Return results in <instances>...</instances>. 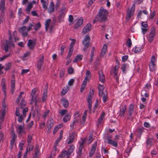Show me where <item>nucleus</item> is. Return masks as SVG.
I'll return each mask as SVG.
<instances>
[{
  "mask_svg": "<svg viewBox=\"0 0 158 158\" xmlns=\"http://www.w3.org/2000/svg\"><path fill=\"white\" fill-rule=\"evenodd\" d=\"M108 14L107 10L101 7L95 16V18L100 23H105L107 20Z\"/></svg>",
  "mask_w": 158,
  "mask_h": 158,
  "instance_id": "f257e3e1",
  "label": "nucleus"
},
{
  "mask_svg": "<svg viewBox=\"0 0 158 158\" xmlns=\"http://www.w3.org/2000/svg\"><path fill=\"white\" fill-rule=\"evenodd\" d=\"M119 63L118 62L116 63V65L114 68L112 69L110 71V74L113 76L114 78L115 79L117 83H119V76L117 75L118 72L117 71L119 68Z\"/></svg>",
  "mask_w": 158,
  "mask_h": 158,
  "instance_id": "f03ea898",
  "label": "nucleus"
},
{
  "mask_svg": "<svg viewBox=\"0 0 158 158\" xmlns=\"http://www.w3.org/2000/svg\"><path fill=\"white\" fill-rule=\"evenodd\" d=\"M94 90L93 89L90 90L89 92V94L87 98V101L88 102V108L89 109V112H90L92 108V100L94 96Z\"/></svg>",
  "mask_w": 158,
  "mask_h": 158,
  "instance_id": "7ed1b4c3",
  "label": "nucleus"
},
{
  "mask_svg": "<svg viewBox=\"0 0 158 158\" xmlns=\"http://www.w3.org/2000/svg\"><path fill=\"white\" fill-rule=\"evenodd\" d=\"M90 38L88 35H86L84 39L82 41V44L84 46L83 50L84 52H85L87 49L89 48V41Z\"/></svg>",
  "mask_w": 158,
  "mask_h": 158,
  "instance_id": "20e7f679",
  "label": "nucleus"
},
{
  "mask_svg": "<svg viewBox=\"0 0 158 158\" xmlns=\"http://www.w3.org/2000/svg\"><path fill=\"white\" fill-rule=\"evenodd\" d=\"M67 11V10L66 7L63 6L61 7L59 12L60 13L58 16V19L59 21H60L61 20L63 19Z\"/></svg>",
  "mask_w": 158,
  "mask_h": 158,
  "instance_id": "39448f33",
  "label": "nucleus"
},
{
  "mask_svg": "<svg viewBox=\"0 0 158 158\" xmlns=\"http://www.w3.org/2000/svg\"><path fill=\"white\" fill-rule=\"evenodd\" d=\"M155 28L154 27H152L151 29V31L149 34L148 40L149 42L151 43L153 41L155 36Z\"/></svg>",
  "mask_w": 158,
  "mask_h": 158,
  "instance_id": "423d86ee",
  "label": "nucleus"
},
{
  "mask_svg": "<svg viewBox=\"0 0 158 158\" xmlns=\"http://www.w3.org/2000/svg\"><path fill=\"white\" fill-rule=\"evenodd\" d=\"M156 58L154 55H152L150 63L149 64L150 70L151 71H153L155 70Z\"/></svg>",
  "mask_w": 158,
  "mask_h": 158,
  "instance_id": "0eeeda50",
  "label": "nucleus"
},
{
  "mask_svg": "<svg viewBox=\"0 0 158 158\" xmlns=\"http://www.w3.org/2000/svg\"><path fill=\"white\" fill-rule=\"evenodd\" d=\"M44 56L43 55L40 56L39 57L36 64L37 68L39 70L41 69L43 65L44 61Z\"/></svg>",
  "mask_w": 158,
  "mask_h": 158,
  "instance_id": "6e6552de",
  "label": "nucleus"
},
{
  "mask_svg": "<svg viewBox=\"0 0 158 158\" xmlns=\"http://www.w3.org/2000/svg\"><path fill=\"white\" fill-rule=\"evenodd\" d=\"M10 46H14L15 45L13 42H10V41L6 40V44L3 48L6 53L8 52V48L10 47Z\"/></svg>",
  "mask_w": 158,
  "mask_h": 158,
  "instance_id": "1a4fd4ad",
  "label": "nucleus"
},
{
  "mask_svg": "<svg viewBox=\"0 0 158 158\" xmlns=\"http://www.w3.org/2000/svg\"><path fill=\"white\" fill-rule=\"evenodd\" d=\"M97 142H95L94 143L92 144L91 149L89 152V156L90 157L92 156L94 154L95 151L96 150L97 146Z\"/></svg>",
  "mask_w": 158,
  "mask_h": 158,
  "instance_id": "9d476101",
  "label": "nucleus"
},
{
  "mask_svg": "<svg viewBox=\"0 0 158 158\" xmlns=\"http://www.w3.org/2000/svg\"><path fill=\"white\" fill-rule=\"evenodd\" d=\"M27 27L25 26H23L20 27L19 29V31L21 33L22 35L23 36H27L28 33L26 31Z\"/></svg>",
  "mask_w": 158,
  "mask_h": 158,
  "instance_id": "9b49d317",
  "label": "nucleus"
},
{
  "mask_svg": "<svg viewBox=\"0 0 158 158\" xmlns=\"http://www.w3.org/2000/svg\"><path fill=\"white\" fill-rule=\"evenodd\" d=\"M134 106L133 104H131L130 105L128 109L129 116L127 117L128 119H130V117L132 115L134 111Z\"/></svg>",
  "mask_w": 158,
  "mask_h": 158,
  "instance_id": "f8f14e48",
  "label": "nucleus"
},
{
  "mask_svg": "<svg viewBox=\"0 0 158 158\" xmlns=\"http://www.w3.org/2000/svg\"><path fill=\"white\" fill-rule=\"evenodd\" d=\"M92 26L90 23L87 24L83 28L82 33L84 34L90 31L91 29Z\"/></svg>",
  "mask_w": 158,
  "mask_h": 158,
  "instance_id": "ddd939ff",
  "label": "nucleus"
},
{
  "mask_svg": "<svg viewBox=\"0 0 158 158\" xmlns=\"http://www.w3.org/2000/svg\"><path fill=\"white\" fill-rule=\"evenodd\" d=\"M83 21V18L81 17L79 19L77 20L76 23L74 24V28L75 29H77L82 24Z\"/></svg>",
  "mask_w": 158,
  "mask_h": 158,
  "instance_id": "4468645a",
  "label": "nucleus"
},
{
  "mask_svg": "<svg viewBox=\"0 0 158 158\" xmlns=\"http://www.w3.org/2000/svg\"><path fill=\"white\" fill-rule=\"evenodd\" d=\"M134 11L132 10L131 9H130L129 8L128 9V10L126 16V18L127 20H129L131 18V17L133 14Z\"/></svg>",
  "mask_w": 158,
  "mask_h": 158,
  "instance_id": "2eb2a0df",
  "label": "nucleus"
},
{
  "mask_svg": "<svg viewBox=\"0 0 158 158\" xmlns=\"http://www.w3.org/2000/svg\"><path fill=\"white\" fill-rule=\"evenodd\" d=\"M98 74L100 81L102 83H104L105 81V75L103 72L102 70H99L98 71Z\"/></svg>",
  "mask_w": 158,
  "mask_h": 158,
  "instance_id": "dca6fc26",
  "label": "nucleus"
},
{
  "mask_svg": "<svg viewBox=\"0 0 158 158\" xmlns=\"http://www.w3.org/2000/svg\"><path fill=\"white\" fill-rule=\"evenodd\" d=\"M61 102L65 108H67L69 106V103L68 100L65 98H63L61 100Z\"/></svg>",
  "mask_w": 158,
  "mask_h": 158,
  "instance_id": "f3484780",
  "label": "nucleus"
},
{
  "mask_svg": "<svg viewBox=\"0 0 158 158\" xmlns=\"http://www.w3.org/2000/svg\"><path fill=\"white\" fill-rule=\"evenodd\" d=\"M127 109V106L124 105L119 110V115L122 117L124 115L126 110Z\"/></svg>",
  "mask_w": 158,
  "mask_h": 158,
  "instance_id": "a211bd4d",
  "label": "nucleus"
},
{
  "mask_svg": "<svg viewBox=\"0 0 158 158\" xmlns=\"http://www.w3.org/2000/svg\"><path fill=\"white\" fill-rule=\"evenodd\" d=\"M12 132L13 133V135L10 141L11 148H13L15 142L17 138V136L14 133V131L12 130Z\"/></svg>",
  "mask_w": 158,
  "mask_h": 158,
  "instance_id": "6ab92c4d",
  "label": "nucleus"
},
{
  "mask_svg": "<svg viewBox=\"0 0 158 158\" xmlns=\"http://www.w3.org/2000/svg\"><path fill=\"white\" fill-rule=\"evenodd\" d=\"M88 112L87 110H85L83 113V116L82 117V120L80 122V123L81 124H83L84 125V123H85V119L87 117V114Z\"/></svg>",
  "mask_w": 158,
  "mask_h": 158,
  "instance_id": "aec40b11",
  "label": "nucleus"
},
{
  "mask_svg": "<svg viewBox=\"0 0 158 158\" xmlns=\"http://www.w3.org/2000/svg\"><path fill=\"white\" fill-rule=\"evenodd\" d=\"M40 2L42 4L43 8L44 10H47L48 9V0H40Z\"/></svg>",
  "mask_w": 158,
  "mask_h": 158,
  "instance_id": "412c9836",
  "label": "nucleus"
},
{
  "mask_svg": "<svg viewBox=\"0 0 158 158\" xmlns=\"http://www.w3.org/2000/svg\"><path fill=\"white\" fill-rule=\"evenodd\" d=\"M10 85L11 91L12 94H13L15 89V80L14 79L11 80Z\"/></svg>",
  "mask_w": 158,
  "mask_h": 158,
  "instance_id": "4be33fe9",
  "label": "nucleus"
},
{
  "mask_svg": "<svg viewBox=\"0 0 158 158\" xmlns=\"http://www.w3.org/2000/svg\"><path fill=\"white\" fill-rule=\"evenodd\" d=\"M104 89V88L103 86L100 84H99L98 86V90H99V96H101L102 95L103 93L105 92V91H103Z\"/></svg>",
  "mask_w": 158,
  "mask_h": 158,
  "instance_id": "5701e85b",
  "label": "nucleus"
},
{
  "mask_svg": "<svg viewBox=\"0 0 158 158\" xmlns=\"http://www.w3.org/2000/svg\"><path fill=\"white\" fill-rule=\"evenodd\" d=\"M17 129V132L19 134L23 133L24 131V127L23 125L18 126Z\"/></svg>",
  "mask_w": 158,
  "mask_h": 158,
  "instance_id": "b1692460",
  "label": "nucleus"
},
{
  "mask_svg": "<svg viewBox=\"0 0 158 158\" xmlns=\"http://www.w3.org/2000/svg\"><path fill=\"white\" fill-rule=\"evenodd\" d=\"M75 147L73 145H71L67 151L68 155H70L73 152L74 150Z\"/></svg>",
  "mask_w": 158,
  "mask_h": 158,
  "instance_id": "393cba45",
  "label": "nucleus"
},
{
  "mask_svg": "<svg viewBox=\"0 0 158 158\" xmlns=\"http://www.w3.org/2000/svg\"><path fill=\"white\" fill-rule=\"evenodd\" d=\"M39 147L38 145H36L35 149V156H34V158H37L39 155Z\"/></svg>",
  "mask_w": 158,
  "mask_h": 158,
  "instance_id": "a878e982",
  "label": "nucleus"
},
{
  "mask_svg": "<svg viewBox=\"0 0 158 158\" xmlns=\"http://www.w3.org/2000/svg\"><path fill=\"white\" fill-rule=\"evenodd\" d=\"M105 113L104 112H102L101 114L100 115V117L98 119V126L99 124L101 123L102 122L105 116Z\"/></svg>",
  "mask_w": 158,
  "mask_h": 158,
  "instance_id": "bb28decb",
  "label": "nucleus"
},
{
  "mask_svg": "<svg viewBox=\"0 0 158 158\" xmlns=\"http://www.w3.org/2000/svg\"><path fill=\"white\" fill-rule=\"evenodd\" d=\"M107 46L106 44H105L103 45V48L100 54L101 56H103L105 54L107 50Z\"/></svg>",
  "mask_w": 158,
  "mask_h": 158,
  "instance_id": "cd10ccee",
  "label": "nucleus"
},
{
  "mask_svg": "<svg viewBox=\"0 0 158 158\" xmlns=\"http://www.w3.org/2000/svg\"><path fill=\"white\" fill-rule=\"evenodd\" d=\"M54 5L53 2H52L50 4L48 9V12L50 13H52L54 11Z\"/></svg>",
  "mask_w": 158,
  "mask_h": 158,
  "instance_id": "c85d7f7f",
  "label": "nucleus"
},
{
  "mask_svg": "<svg viewBox=\"0 0 158 158\" xmlns=\"http://www.w3.org/2000/svg\"><path fill=\"white\" fill-rule=\"evenodd\" d=\"M108 99V96L107 93L106 91L105 92L103 93L102 95V100L103 102L105 103L106 102Z\"/></svg>",
  "mask_w": 158,
  "mask_h": 158,
  "instance_id": "c756f323",
  "label": "nucleus"
},
{
  "mask_svg": "<svg viewBox=\"0 0 158 158\" xmlns=\"http://www.w3.org/2000/svg\"><path fill=\"white\" fill-rule=\"evenodd\" d=\"M12 66V63L11 62H9L5 64L4 69L6 71L9 70L11 68Z\"/></svg>",
  "mask_w": 158,
  "mask_h": 158,
  "instance_id": "7c9ffc66",
  "label": "nucleus"
},
{
  "mask_svg": "<svg viewBox=\"0 0 158 158\" xmlns=\"http://www.w3.org/2000/svg\"><path fill=\"white\" fill-rule=\"evenodd\" d=\"M107 143L110 145H111L114 147H117L118 146V143L115 141L111 140H109V141Z\"/></svg>",
  "mask_w": 158,
  "mask_h": 158,
  "instance_id": "2f4dec72",
  "label": "nucleus"
},
{
  "mask_svg": "<svg viewBox=\"0 0 158 158\" xmlns=\"http://www.w3.org/2000/svg\"><path fill=\"white\" fill-rule=\"evenodd\" d=\"M152 139L151 138H148L147 140L146 141V143L147 146L150 147L152 145Z\"/></svg>",
  "mask_w": 158,
  "mask_h": 158,
  "instance_id": "473e14b6",
  "label": "nucleus"
},
{
  "mask_svg": "<svg viewBox=\"0 0 158 158\" xmlns=\"http://www.w3.org/2000/svg\"><path fill=\"white\" fill-rule=\"evenodd\" d=\"M33 43L32 40L30 39L28 41L27 45L29 47L30 49H32L34 48V45H32Z\"/></svg>",
  "mask_w": 158,
  "mask_h": 158,
  "instance_id": "72a5a7b5",
  "label": "nucleus"
},
{
  "mask_svg": "<svg viewBox=\"0 0 158 158\" xmlns=\"http://www.w3.org/2000/svg\"><path fill=\"white\" fill-rule=\"evenodd\" d=\"M48 124L47 128L48 130H49L51 129L53 125V120L52 119L50 120L48 122Z\"/></svg>",
  "mask_w": 158,
  "mask_h": 158,
  "instance_id": "f704fd0d",
  "label": "nucleus"
},
{
  "mask_svg": "<svg viewBox=\"0 0 158 158\" xmlns=\"http://www.w3.org/2000/svg\"><path fill=\"white\" fill-rule=\"evenodd\" d=\"M69 89V88L68 87H64L61 93V95H65L67 92H68Z\"/></svg>",
  "mask_w": 158,
  "mask_h": 158,
  "instance_id": "c9c22d12",
  "label": "nucleus"
},
{
  "mask_svg": "<svg viewBox=\"0 0 158 158\" xmlns=\"http://www.w3.org/2000/svg\"><path fill=\"white\" fill-rule=\"evenodd\" d=\"M83 56L81 55H77L76 58L73 61V62H76L77 61H80L82 60Z\"/></svg>",
  "mask_w": 158,
  "mask_h": 158,
  "instance_id": "e433bc0d",
  "label": "nucleus"
},
{
  "mask_svg": "<svg viewBox=\"0 0 158 158\" xmlns=\"http://www.w3.org/2000/svg\"><path fill=\"white\" fill-rule=\"evenodd\" d=\"M70 116L68 114H66L63 119V121L64 123H66L69 121L70 119Z\"/></svg>",
  "mask_w": 158,
  "mask_h": 158,
  "instance_id": "4c0bfd02",
  "label": "nucleus"
},
{
  "mask_svg": "<svg viewBox=\"0 0 158 158\" xmlns=\"http://www.w3.org/2000/svg\"><path fill=\"white\" fill-rule=\"evenodd\" d=\"M53 148L54 150L52 152L51 154L49 157L50 158H52L56 155V152L57 151L56 147L55 148V147L53 146Z\"/></svg>",
  "mask_w": 158,
  "mask_h": 158,
  "instance_id": "58836bf2",
  "label": "nucleus"
},
{
  "mask_svg": "<svg viewBox=\"0 0 158 158\" xmlns=\"http://www.w3.org/2000/svg\"><path fill=\"white\" fill-rule=\"evenodd\" d=\"M142 48L141 47L136 46L134 50V52L135 53H138L141 51Z\"/></svg>",
  "mask_w": 158,
  "mask_h": 158,
  "instance_id": "ea45409f",
  "label": "nucleus"
},
{
  "mask_svg": "<svg viewBox=\"0 0 158 158\" xmlns=\"http://www.w3.org/2000/svg\"><path fill=\"white\" fill-rule=\"evenodd\" d=\"M63 158H64L66 156H69V155H68L67 152V151L66 150H63L61 152V154H60Z\"/></svg>",
  "mask_w": 158,
  "mask_h": 158,
  "instance_id": "a19ab883",
  "label": "nucleus"
},
{
  "mask_svg": "<svg viewBox=\"0 0 158 158\" xmlns=\"http://www.w3.org/2000/svg\"><path fill=\"white\" fill-rule=\"evenodd\" d=\"M62 138L59 136L56 140L55 142L54 143L53 146L54 147H55V148H56V147H57V146L58 145V143L62 139Z\"/></svg>",
  "mask_w": 158,
  "mask_h": 158,
  "instance_id": "79ce46f5",
  "label": "nucleus"
},
{
  "mask_svg": "<svg viewBox=\"0 0 158 158\" xmlns=\"http://www.w3.org/2000/svg\"><path fill=\"white\" fill-rule=\"evenodd\" d=\"M41 27V25L40 23V22H38L36 24H35L34 26V29L35 31H37Z\"/></svg>",
  "mask_w": 158,
  "mask_h": 158,
  "instance_id": "37998d69",
  "label": "nucleus"
},
{
  "mask_svg": "<svg viewBox=\"0 0 158 158\" xmlns=\"http://www.w3.org/2000/svg\"><path fill=\"white\" fill-rule=\"evenodd\" d=\"M126 64L124 63L122 64L121 67V69L122 71V72L123 73H126Z\"/></svg>",
  "mask_w": 158,
  "mask_h": 158,
  "instance_id": "c03bdc74",
  "label": "nucleus"
},
{
  "mask_svg": "<svg viewBox=\"0 0 158 158\" xmlns=\"http://www.w3.org/2000/svg\"><path fill=\"white\" fill-rule=\"evenodd\" d=\"M68 111L66 109L62 110L59 111V113L61 115H64L68 113Z\"/></svg>",
  "mask_w": 158,
  "mask_h": 158,
  "instance_id": "a18cd8bd",
  "label": "nucleus"
},
{
  "mask_svg": "<svg viewBox=\"0 0 158 158\" xmlns=\"http://www.w3.org/2000/svg\"><path fill=\"white\" fill-rule=\"evenodd\" d=\"M26 102L23 99H22L20 104V106L21 108L22 109L26 105Z\"/></svg>",
  "mask_w": 158,
  "mask_h": 158,
  "instance_id": "49530a36",
  "label": "nucleus"
},
{
  "mask_svg": "<svg viewBox=\"0 0 158 158\" xmlns=\"http://www.w3.org/2000/svg\"><path fill=\"white\" fill-rule=\"evenodd\" d=\"M132 45V42L131 39L129 38L126 42V45L129 48H130Z\"/></svg>",
  "mask_w": 158,
  "mask_h": 158,
  "instance_id": "de8ad7c7",
  "label": "nucleus"
},
{
  "mask_svg": "<svg viewBox=\"0 0 158 158\" xmlns=\"http://www.w3.org/2000/svg\"><path fill=\"white\" fill-rule=\"evenodd\" d=\"M32 7V4L31 3H30L27 6L26 9V10L27 11L28 13L30 12V10Z\"/></svg>",
  "mask_w": 158,
  "mask_h": 158,
  "instance_id": "09e8293b",
  "label": "nucleus"
},
{
  "mask_svg": "<svg viewBox=\"0 0 158 158\" xmlns=\"http://www.w3.org/2000/svg\"><path fill=\"white\" fill-rule=\"evenodd\" d=\"M112 136L108 134L105 137V140L107 141V143L109 141V140H112Z\"/></svg>",
  "mask_w": 158,
  "mask_h": 158,
  "instance_id": "8fccbe9b",
  "label": "nucleus"
},
{
  "mask_svg": "<svg viewBox=\"0 0 158 158\" xmlns=\"http://www.w3.org/2000/svg\"><path fill=\"white\" fill-rule=\"evenodd\" d=\"M1 85L3 92H4V94H5L6 92V83H1Z\"/></svg>",
  "mask_w": 158,
  "mask_h": 158,
  "instance_id": "3c124183",
  "label": "nucleus"
},
{
  "mask_svg": "<svg viewBox=\"0 0 158 158\" xmlns=\"http://www.w3.org/2000/svg\"><path fill=\"white\" fill-rule=\"evenodd\" d=\"M28 111V108L27 107L24 108L23 110V117H25L26 116V113Z\"/></svg>",
  "mask_w": 158,
  "mask_h": 158,
  "instance_id": "603ef678",
  "label": "nucleus"
},
{
  "mask_svg": "<svg viewBox=\"0 0 158 158\" xmlns=\"http://www.w3.org/2000/svg\"><path fill=\"white\" fill-rule=\"evenodd\" d=\"M91 73L89 70H87L85 74V77L89 79L90 77Z\"/></svg>",
  "mask_w": 158,
  "mask_h": 158,
  "instance_id": "864d4df0",
  "label": "nucleus"
},
{
  "mask_svg": "<svg viewBox=\"0 0 158 158\" xmlns=\"http://www.w3.org/2000/svg\"><path fill=\"white\" fill-rule=\"evenodd\" d=\"M32 139V137L31 135H28L27 136V143H31V141Z\"/></svg>",
  "mask_w": 158,
  "mask_h": 158,
  "instance_id": "5fc2aeb1",
  "label": "nucleus"
},
{
  "mask_svg": "<svg viewBox=\"0 0 158 158\" xmlns=\"http://www.w3.org/2000/svg\"><path fill=\"white\" fill-rule=\"evenodd\" d=\"M141 25L143 28H147L148 27V25L147 22H142L141 23Z\"/></svg>",
  "mask_w": 158,
  "mask_h": 158,
  "instance_id": "6e6d98bb",
  "label": "nucleus"
},
{
  "mask_svg": "<svg viewBox=\"0 0 158 158\" xmlns=\"http://www.w3.org/2000/svg\"><path fill=\"white\" fill-rule=\"evenodd\" d=\"M31 100L32 101H34L35 102V104H36L37 103V101H36V98H37L36 95H31Z\"/></svg>",
  "mask_w": 158,
  "mask_h": 158,
  "instance_id": "4d7b16f0",
  "label": "nucleus"
},
{
  "mask_svg": "<svg viewBox=\"0 0 158 158\" xmlns=\"http://www.w3.org/2000/svg\"><path fill=\"white\" fill-rule=\"evenodd\" d=\"M73 69L72 67H70L68 69V73L69 74H72L73 73Z\"/></svg>",
  "mask_w": 158,
  "mask_h": 158,
  "instance_id": "13d9d810",
  "label": "nucleus"
},
{
  "mask_svg": "<svg viewBox=\"0 0 158 158\" xmlns=\"http://www.w3.org/2000/svg\"><path fill=\"white\" fill-rule=\"evenodd\" d=\"M24 144V143L23 142V143H20L19 145V147L20 149V151L19 152H21V153H22V151L23 149V146Z\"/></svg>",
  "mask_w": 158,
  "mask_h": 158,
  "instance_id": "bf43d9fd",
  "label": "nucleus"
},
{
  "mask_svg": "<svg viewBox=\"0 0 158 158\" xmlns=\"http://www.w3.org/2000/svg\"><path fill=\"white\" fill-rule=\"evenodd\" d=\"M83 147L79 146V148L78 149V152L79 155H80L82 153V150L83 148Z\"/></svg>",
  "mask_w": 158,
  "mask_h": 158,
  "instance_id": "052dcab7",
  "label": "nucleus"
},
{
  "mask_svg": "<svg viewBox=\"0 0 158 158\" xmlns=\"http://www.w3.org/2000/svg\"><path fill=\"white\" fill-rule=\"evenodd\" d=\"M47 90L48 87L46 86H45L44 87V92L43 95L47 96Z\"/></svg>",
  "mask_w": 158,
  "mask_h": 158,
  "instance_id": "680f3d73",
  "label": "nucleus"
},
{
  "mask_svg": "<svg viewBox=\"0 0 158 158\" xmlns=\"http://www.w3.org/2000/svg\"><path fill=\"white\" fill-rule=\"evenodd\" d=\"M66 47V45H62L60 47V51L61 52V54L62 55L63 53L64 52V49Z\"/></svg>",
  "mask_w": 158,
  "mask_h": 158,
  "instance_id": "e2e57ef3",
  "label": "nucleus"
},
{
  "mask_svg": "<svg viewBox=\"0 0 158 158\" xmlns=\"http://www.w3.org/2000/svg\"><path fill=\"white\" fill-rule=\"evenodd\" d=\"M37 90V89L36 88H34L32 90L31 92V95H35V93H36Z\"/></svg>",
  "mask_w": 158,
  "mask_h": 158,
  "instance_id": "0e129e2a",
  "label": "nucleus"
},
{
  "mask_svg": "<svg viewBox=\"0 0 158 158\" xmlns=\"http://www.w3.org/2000/svg\"><path fill=\"white\" fill-rule=\"evenodd\" d=\"M51 20L50 19H48L45 22V26L49 27V24L51 22Z\"/></svg>",
  "mask_w": 158,
  "mask_h": 158,
  "instance_id": "69168bd1",
  "label": "nucleus"
},
{
  "mask_svg": "<svg viewBox=\"0 0 158 158\" xmlns=\"http://www.w3.org/2000/svg\"><path fill=\"white\" fill-rule=\"evenodd\" d=\"M64 74V69L61 70L60 72V78L62 77Z\"/></svg>",
  "mask_w": 158,
  "mask_h": 158,
  "instance_id": "338daca9",
  "label": "nucleus"
},
{
  "mask_svg": "<svg viewBox=\"0 0 158 158\" xmlns=\"http://www.w3.org/2000/svg\"><path fill=\"white\" fill-rule=\"evenodd\" d=\"M141 29L142 33L143 35H144L147 32L148 30V29L145 28H142Z\"/></svg>",
  "mask_w": 158,
  "mask_h": 158,
  "instance_id": "774afa93",
  "label": "nucleus"
}]
</instances>
